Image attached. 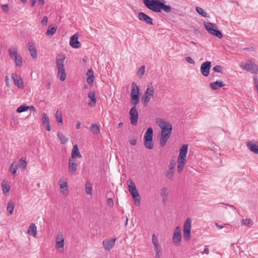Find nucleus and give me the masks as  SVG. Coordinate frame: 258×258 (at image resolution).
Instances as JSON below:
<instances>
[{"label": "nucleus", "mask_w": 258, "mask_h": 258, "mask_svg": "<svg viewBox=\"0 0 258 258\" xmlns=\"http://www.w3.org/2000/svg\"><path fill=\"white\" fill-rule=\"evenodd\" d=\"M12 78L14 81V84L17 87L21 89L24 88V82L22 78L19 76L16 73H13L12 74Z\"/></svg>", "instance_id": "nucleus-15"}, {"label": "nucleus", "mask_w": 258, "mask_h": 258, "mask_svg": "<svg viewBox=\"0 0 258 258\" xmlns=\"http://www.w3.org/2000/svg\"><path fill=\"white\" fill-rule=\"evenodd\" d=\"M55 118L56 121L58 123H60V125L62 124V112L60 110L58 109L56 111L55 113Z\"/></svg>", "instance_id": "nucleus-32"}, {"label": "nucleus", "mask_w": 258, "mask_h": 258, "mask_svg": "<svg viewBox=\"0 0 258 258\" xmlns=\"http://www.w3.org/2000/svg\"><path fill=\"white\" fill-rule=\"evenodd\" d=\"M56 244L55 247L56 249L62 248V250H63V246L64 245V238L62 235L61 233H59L56 237L55 238Z\"/></svg>", "instance_id": "nucleus-20"}, {"label": "nucleus", "mask_w": 258, "mask_h": 258, "mask_svg": "<svg viewBox=\"0 0 258 258\" xmlns=\"http://www.w3.org/2000/svg\"><path fill=\"white\" fill-rule=\"evenodd\" d=\"M107 205L110 208H113V207L114 206V203L112 198H108L107 200Z\"/></svg>", "instance_id": "nucleus-47"}, {"label": "nucleus", "mask_w": 258, "mask_h": 258, "mask_svg": "<svg viewBox=\"0 0 258 258\" xmlns=\"http://www.w3.org/2000/svg\"><path fill=\"white\" fill-rule=\"evenodd\" d=\"M18 170V165L16 162H13L10 167L9 171L11 173L15 176L16 175V172Z\"/></svg>", "instance_id": "nucleus-30"}, {"label": "nucleus", "mask_w": 258, "mask_h": 258, "mask_svg": "<svg viewBox=\"0 0 258 258\" xmlns=\"http://www.w3.org/2000/svg\"><path fill=\"white\" fill-rule=\"evenodd\" d=\"M5 83H6V85L8 87H9L10 86V84H9V77L8 76H6L5 77Z\"/></svg>", "instance_id": "nucleus-55"}, {"label": "nucleus", "mask_w": 258, "mask_h": 258, "mask_svg": "<svg viewBox=\"0 0 258 258\" xmlns=\"http://www.w3.org/2000/svg\"><path fill=\"white\" fill-rule=\"evenodd\" d=\"M126 183L128 187V190L132 195L135 202L137 206H139L140 205V196L134 182L133 180L130 179H128Z\"/></svg>", "instance_id": "nucleus-3"}, {"label": "nucleus", "mask_w": 258, "mask_h": 258, "mask_svg": "<svg viewBox=\"0 0 258 258\" xmlns=\"http://www.w3.org/2000/svg\"><path fill=\"white\" fill-rule=\"evenodd\" d=\"M27 47L31 57L33 59L37 58V53L35 43L33 41H29Z\"/></svg>", "instance_id": "nucleus-18"}, {"label": "nucleus", "mask_w": 258, "mask_h": 258, "mask_svg": "<svg viewBox=\"0 0 258 258\" xmlns=\"http://www.w3.org/2000/svg\"><path fill=\"white\" fill-rule=\"evenodd\" d=\"M78 163L76 159L69 158L68 161V172L71 175H75L77 171Z\"/></svg>", "instance_id": "nucleus-13"}, {"label": "nucleus", "mask_w": 258, "mask_h": 258, "mask_svg": "<svg viewBox=\"0 0 258 258\" xmlns=\"http://www.w3.org/2000/svg\"><path fill=\"white\" fill-rule=\"evenodd\" d=\"M82 157V156L79 151L78 145H74L73 146L71 153V157L70 158L75 159L76 158H81Z\"/></svg>", "instance_id": "nucleus-23"}, {"label": "nucleus", "mask_w": 258, "mask_h": 258, "mask_svg": "<svg viewBox=\"0 0 258 258\" xmlns=\"http://www.w3.org/2000/svg\"><path fill=\"white\" fill-rule=\"evenodd\" d=\"M253 80H254V86H255V87L256 88V91H257V92L258 93V79H257V76H254L253 77Z\"/></svg>", "instance_id": "nucleus-50"}, {"label": "nucleus", "mask_w": 258, "mask_h": 258, "mask_svg": "<svg viewBox=\"0 0 258 258\" xmlns=\"http://www.w3.org/2000/svg\"><path fill=\"white\" fill-rule=\"evenodd\" d=\"M154 91V88L152 84L148 85L142 97V102L144 106H146L148 105L151 98L153 97Z\"/></svg>", "instance_id": "nucleus-8"}, {"label": "nucleus", "mask_w": 258, "mask_h": 258, "mask_svg": "<svg viewBox=\"0 0 258 258\" xmlns=\"http://www.w3.org/2000/svg\"><path fill=\"white\" fill-rule=\"evenodd\" d=\"M145 72V67L142 66L141 67L137 72V75L139 76L140 78H142V76L144 75Z\"/></svg>", "instance_id": "nucleus-45"}, {"label": "nucleus", "mask_w": 258, "mask_h": 258, "mask_svg": "<svg viewBox=\"0 0 258 258\" xmlns=\"http://www.w3.org/2000/svg\"><path fill=\"white\" fill-rule=\"evenodd\" d=\"M42 121L43 124L45 125L46 130L47 131H50L51 130V127L49 124V119L45 113H43L42 114Z\"/></svg>", "instance_id": "nucleus-25"}, {"label": "nucleus", "mask_w": 258, "mask_h": 258, "mask_svg": "<svg viewBox=\"0 0 258 258\" xmlns=\"http://www.w3.org/2000/svg\"><path fill=\"white\" fill-rule=\"evenodd\" d=\"M29 109H30L31 110H32L33 111H34L35 112H36V110L35 108L33 106H29Z\"/></svg>", "instance_id": "nucleus-59"}, {"label": "nucleus", "mask_w": 258, "mask_h": 258, "mask_svg": "<svg viewBox=\"0 0 258 258\" xmlns=\"http://www.w3.org/2000/svg\"><path fill=\"white\" fill-rule=\"evenodd\" d=\"M191 220L190 218L186 219L183 225V238L186 241H188L190 239V230Z\"/></svg>", "instance_id": "nucleus-10"}, {"label": "nucleus", "mask_w": 258, "mask_h": 258, "mask_svg": "<svg viewBox=\"0 0 258 258\" xmlns=\"http://www.w3.org/2000/svg\"><path fill=\"white\" fill-rule=\"evenodd\" d=\"M39 3H40L41 5H44V0H38Z\"/></svg>", "instance_id": "nucleus-62"}, {"label": "nucleus", "mask_w": 258, "mask_h": 258, "mask_svg": "<svg viewBox=\"0 0 258 258\" xmlns=\"http://www.w3.org/2000/svg\"><path fill=\"white\" fill-rule=\"evenodd\" d=\"M155 248V251H156V255H155L156 258H160V256H161L160 246V247H156V248Z\"/></svg>", "instance_id": "nucleus-46"}, {"label": "nucleus", "mask_w": 258, "mask_h": 258, "mask_svg": "<svg viewBox=\"0 0 258 258\" xmlns=\"http://www.w3.org/2000/svg\"><path fill=\"white\" fill-rule=\"evenodd\" d=\"M156 122L161 128L160 145L162 147H164L168 139L170 138L172 127L171 124L161 118H157L156 119Z\"/></svg>", "instance_id": "nucleus-1"}, {"label": "nucleus", "mask_w": 258, "mask_h": 258, "mask_svg": "<svg viewBox=\"0 0 258 258\" xmlns=\"http://www.w3.org/2000/svg\"><path fill=\"white\" fill-rule=\"evenodd\" d=\"M122 124H123V123H121V122L119 123L118 124V127H121L122 126Z\"/></svg>", "instance_id": "nucleus-64"}, {"label": "nucleus", "mask_w": 258, "mask_h": 258, "mask_svg": "<svg viewBox=\"0 0 258 258\" xmlns=\"http://www.w3.org/2000/svg\"><path fill=\"white\" fill-rule=\"evenodd\" d=\"M209 250L208 248L205 247L204 251L202 252V254L206 253V254H209Z\"/></svg>", "instance_id": "nucleus-56"}, {"label": "nucleus", "mask_w": 258, "mask_h": 258, "mask_svg": "<svg viewBox=\"0 0 258 258\" xmlns=\"http://www.w3.org/2000/svg\"><path fill=\"white\" fill-rule=\"evenodd\" d=\"M169 191L167 187H163L160 189V196L162 198V202L166 204L168 201V197Z\"/></svg>", "instance_id": "nucleus-22"}, {"label": "nucleus", "mask_w": 258, "mask_h": 258, "mask_svg": "<svg viewBox=\"0 0 258 258\" xmlns=\"http://www.w3.org/2000/svg\"><path fill=\"white\" fill-rule=\"evenodd\" d=\"M48 23V17L47 16H45L41 20V24L43 26H46Z\"/></svg>", "instance_id": "nucleus-49"}, {"label": "nucleus", "mask_w": 258, "mask_h": 258, "mask_svg": "<svg viewBox=\"0 0 258 258\" xmlns=\"http://www.w3.org/2000/svg\"><path fill=\"white\" fill-rule=\"evenodd\" d=\"M181 238V229L179 226H177L174 230L173 236L172 237L173 243L176 246H179Z\"/></svg>", "instance_id": "nucleus-12"}, {"label": "nucleus", "mask_w": 258, "mask_h": 258, "mask_svg": "<svg viewBox=\"0 0 258 258\" xmlns=\"http://www.w3.org/2000/svg\"><path fill=\"white\" fill-rule=\"evenodd\" d=\"M188 146L184 145L181 146L177 158V171L180 173L185 166V159L187 153Z\"/></svg>", "instance_id": "nucleus-2"}, {"label": "nucleus", "mask_w": 258, "mask_h": 258, "mask_svg": "<svg viewBox=\"0 0 258 258\" xmlns=\"http://www.w3.org/2000/svg\"><path fill=\"white\" fill-rule=\"evenodd\" d=\"M81 124V123L80 121H78L76 125V127L77 129H79L80 128V125Z\"/></svg>", "instance_id": "nucleus-58"}, {"label": "nucleus", "mask_w": 258, "mask_h": 258, "mask_svg": "<svg viewBox=\"0 0 258 258\" xmlns=\"http://www.w3.org/2000/svg\"><path fill=\"white\" fill-rule=\"evenodd\" d=\"M90 130L94 135H98L100 133V127L96 124H92L90 127Z\"/></svg>", "instance_id": "nucleus-31"}, {"label": "nucleus", "mask_w": 258, "mask_h": 258, "mask_svg": "<svg viewBox=\"0 0 258 258\" xmlns=\"http://www.w3.org/2000/svg\"><path fill=\"white\" fill-rule=\"evenodd\" d=\"M175 164H176V163L175 161L170 162L169 164V169H171V170H174V167L175 166Z\"/></svg>", "instance_id": "nucleus-52"}, {"label": "nucleus", "mask_w": 258, "mask_h": 258, "mask_svg": "<svg viewBox=\"0 0 258 258\" xmlns=\"http://www.w3.org/2000/svg\"><path fill=\"white\" fill-rule=\"evenodd\" d=\"M79 35L78 33H75L71 37L70 41V46L74 48H79L81 47V44L78 41Z\"/></svg>", "instance_id": "nucleus-17"}, {"label": "nucleus", "mask_w": 258, "mask_h": 258, "mask_svg": "<svg viewBox=\"0 0 258 258\" xmlns=\"http://www.w3.org/2000/svg\"><path fill=\"white\" fill-rule=\"evenodd\" d=\"M129 142L131 145L133 146H135L137 144V139L135 138H130L129 139Z\"/></svg>", "instance_id": "nucleus-51"}, {"label": "nucleus", "mask_w": 258, "mask_h": 258, "mask_svg": "<svg viewBox=\"0 0 258 258\" xmlns=\"http://www.w3.org/2000/svg\"><path fill=\"white\" fill-rule=\"evenodd\" d=\"M125 225H127L128 223V218L126 216V220L125 221Z\"/></svg>", "instance_id": "nucleus-63"}, {"label": "nucleus", "mask_w": 258, "mask_h": 258, "mask_svg": "<svg viewBox=\"0 0 258 258\" xmlns=\"http://www.w3.org/2000/svg\"><path fill=\"white\" fill-rule=\"evenodd\" d=\"M65 57L56 59V67L58 70L57 76L61 81L66 79V74L64 69V59Z\"/></svg>", "instance_id": "nucleus-9"}, {"label": "nucleus", "mask_w": 258, "mask_h": 258, "mask_svg": "<svg viewBox=\"0 0 258 258\" xmlns=\"http://www.w3.org/2000/svg\"><path fill=\"white\" fill-rule=\"evenodd\" d=\"M116 238H112L111 239H106L103 241V245L106 250H109L114 246Z\"/></svg>", "instance_id": "nucleus-21"}, {"label": "nucleus", "mask_w": 258, "mask_h": 258, "mask_svg": "<svg viewBox=\"0 0 258 258\" xmlns=\"http://www.w3.org/2000/svg\"><path fill=\"white\" fill-rule=\"evenodd\" d=\"M247 147L248 149L255 154H258V145L253 144L252 142L249 141L247 143Z\"/></svg>", "instance_id": "nucleus-28"}, {"label": "nucleus", "mask_w": 258, "mask_h": 258, "mask_svg": "<svg viewBox=\"0 0 258 258\" xmlns=\"http://www.w3.org/2000/svg\"><path fill=\"white\" fill-rule=\"evenodd\" d=\"M57 137L59 138V139L62 144H66L68 141V139L64 135H63L61 133L58 132L57 133Z\"/></svg>", "instance_id": "nucleus-36"}, {"label": "nucleus", "mask_w": 258, "mask_h": 258, "mask_svg": "<svg viewBox=\"0 0 258 258\" xmlns=\"http://www.w3.org/2000/svg\"><path fill=\"white\" fill-rule=\"evenodd\" d=\"M152 242L154 246V248L160 247L158 238L155 234H153L152 235Z\"/></svg>", "instance_id": "nucleus-42"}, {"label": "nucleus", "mask_w": 258, "mask_h": 258, "mask_svg": "<svg viewBox=\"0 0 258 258\" xmlns=\"http://www.w3.org/2000/svg\"><path fill=\"white\" fill-rule=\"evenodd\" d=\"M204 26L206 30L211 34L214 35L220 39L222 38V33L218 29L217 26L216 24L211 22H204Z\"/></svg>", "instance_id": "nucleus-5"}, {"label": "nucleus", "mask_w": 258, "mask_h": 258, "mask_svg": "<svg viewBox=\"0 0 258 258\" xmlns=\"http://www.w3.org/2000/svg\"><path fill=\"white\" fill-rule=\"evenodd\" d=\"M153 132L152 127H149L145 132L144 137V144L145 147L149 149L154 148L153 142Z\"/></svg>", "instance_id": "nucleus-6"}, {"label": "nucleus", "mask_w": 258, "mask_h": 258, "mask_svg": "<svg viewBox=\"0 0 258 258\" xmlns=\"http://www.w3.org/2000/svg\"><path fill=\"white\" fill-rule=\"evenodd\" d=\"M130 120L132 125H136L138 121L139 115L136 106H134L130 111Z\"/></svg>", "instance_id": "nucleus-14"}, {"label": "nucleus", "mask_w": 258, "mask_h": 258, "mask_svg": "<svg viewBox=\"0 0 258 258\" xmlns=\"http://www.w3.org/2000/svg\"><path fill=\"white\" fill-rule=\"evenodd\" d=\"M2 186L4 193L8 192L10 189V186L8 182L4 181L2 183Z\"/></svg>", "instance_id": "nucleus-35"}, {"label": "nucleus", "mask_w": 258, "mask_h": 258, "mask_svg": "<svg viewBox=\"0 0 258 258\" xmlns=\"http://www.w3.org/2000/svg\"><path fill=\"white\" fill-rule=\"evenodd\" d=\"M27 233L30 235H32L35 237L37 234V227L34 224H31L28 227Z\"/></svg>", "instance_id": "nucleus-29"}, {"label": "nucleus", "mask_w": 258, "mask_h": 258, "mask_svg": "<svg viewBox=\"0 0 258 258\" xmlns=\"http://www.w3.org/2000/svg\"><path fill=\"white\" fill-rule=\"evenodd\" d=\"M211 67V62L209 61L203 63L201 66V72L205 77H208L210 74V70Z\"/></svg>", "instance_id": "nucleus-16"}, {"label": "nucleus", "mask_w": 258, "mask_h": 258, "mask_svg": "<svg viewBox=\"0 0 258 258\" xmlns=\"http://www.w3.org/2000/svg\"><path fill=\"white\" fill-rule=\"evenodd\" d=\"M213 70L215 72L221 73V72H222V67L221 66L217 65V66H215L213 68Z\"/></svg>", "instance_id": "nucleus-48"}, {"label": "nucleus", "mask_w": 258, "mask_h": 258, "mask_svg": "<svg viewBox=\"0 0 258 258\" xmlns=\"http://www.w3.org/2000/svg\"><path fill=\"white\" fill-rule=\"evenodd\" d=\"M185 60L189 63H191V64H195V61L194 60V59L189 57V56H187L185 57Z\"/></svg>", "instance_id": "nucleus-53"}, {"label": "nucleus", "mask_w": 258, "mask_h": 258, "mask_svg": "<svg viewBox=\"0 0 258 258\" xmlns=\"http://www.w3.org/2000/svg\"><path fill=\"white\" fill-rule=\"evenodd\" d=\"M2 10L5 12H8L9 11L8 5L6 4L2 6Z\"/></svg>", "instance_id": "nucleus-54"}, {"label": "nucleus", "mask_w": 258, "mask_h": 258, "mask_svg": "<svg viewBox=\"0 0 258 258\" xmlns=\"http://www.w3.org/2000/svg\"><path fill=\"white\" fill-rule=\"evenodd\" d=\"M88 97L89 98V100L88 102V105L90 106H94L96 103V99L95 92H92L89 93Z\"/></svg>", "instance_id": "nucleus-27"}, {"label": "nucleus", "mask_w": 258, "mask_h": 258, "mask_svg": "<svg viewBox=\"0 0 258 258\" xmlns=\"http://www.w3.org/2000/svg\"><path fill=\"white\" fill-rule=\"evenodd\" d=\"M242 224L247 226H251L253 224L252 221L249 218L243 219L242 221Z\"/></svg>", "instance_id": "nucleus-44"}, {"label": "nucleus", "mask_w": 258, "mask_h": 258, "mask_svg": "<svg viewBox=\"0 0 258 258\" xmlns=\"http://www.w3.org/2000/svg\"><path fill=\"white\" fill-rule=\"evenodd\" d=\"M29 108V106L21 105L17 108V112L18 113H21L27 111Z\"/></svg>", "instance_id": "nucleus-43"}, {"label": "nucleus", "mask_w": 258, "mask_h": 258, "mask_svg": "<svg viewBox=\"0 0 258 258\" xmlns=\"http://www.w3.org/2000/svg\"><path fill=\"white\" fill-rule=\"evenodd\" d=\"M210 87L212 90H218L220 88L225 86V84L221 81H217L214 82H212L210 84Z\"/></svg>", "instance_id": "nucleus-24"}, {"label": "nucleus", "mask_w": 258, "mask_h": 258, "mask_svg": "<svg viewBox=\"0 0 258 258\" xmlns=\"http://www.w3.org/2000/svg\"><path fill=\"white\" fill-rule=\"evenodd\" d=\"M165 176L170 180H173L174 177V170L167 169L165 172Z\"/></svg>", "instance_id": "nucleus-33"}, {"label": "nucleus", "mask_w": 258, "mask_h": 258, "mask_svg": "<svg viewBox=\"0 0 258 258\" xmlns=\"http://www.w3.org/2000/svg\"><path fill=\"white\" fill-rule=\"evenodd\" d=\"M131 88V103L134 106H136L139 103L140 99L139 88L135 82L132 83Z\"/></svg>", "instance_id": "nucleus-4"}, {"label": "nucleus", "mask_w": 258, "mask_h": 258, "mask_svg": "<svg viewBox=\"0 0 258 258\" xmlns=\"http://www.w3.org/2000/svg\"><path fill=\"white\" fill-rule=\"evenodd\" d=\"M9 53L10 58L15 60L16 66L20 67L22 65V57L21 55L17 54V49L16 48H10Z\"/></svg>", "instance_id": "nucleus-11"}, {"label": "nucleus", "mask_w": 258, "mask_h": 258, "mask_svg": "<svg viewBox=\"0 0 258 258\" xmlns=\"http://www.w3.org/2000/svg\"><path fill=\"white\" fill-rule=\"evenodd\" d=\"M87 82L89 85H93V82L95 79L94 76V72L92 69H89L87 72Z\"/></svg>", "instance_id": "nucleus-26"}, {"label": "nucleus", "mask_w": 258, "mask_h": 258, "mask_svg": "<svg viewBox=\"0 0 258 258\" xmlns=\"http://www.w3.org/2000/svg\"><path fill=\"white\" fill-rule=\"evenodd\" d=\"M60 188L61 189V192L64 194V191H66L68 190V183L67 182H63L61 183V180L60 179L59 181Z\"/></svg>", "instance_id": "nucleus-38"}, {"label": "nucleus", "mask_w": 258, "mask_h": 258, "mask_svg": "<svg viewBox=\"0 0 258 258\" xmlns=\"http://www.w3.org/2000/svg\"><path fill=\"white\" fill-rule=\"evenodd\" d=\"M36 2H37V0H31V6L32 7H33L35 5V4L36 3Z\"/></svg>", "instance_id": "nucleus-60"}, {"label": "nucleus", "mask_w": 258, "mask_h": 258, "mask_svg": "<svg viewBox=\"0 0 258 258\" xmlns=\"http://www.w3.org/2000/svg\"><path fill=\"white\" fill-rule=\"evenodd\" d=\"M47 89H50V87H51V84L50 82H48L47 84V86H46Z\"/></svg>", "instance_id": "nucleus-61"}, {"label": "nucleus", "mask_w": 258, "mask_h": 258, "mask_svg": "<svg viewBox=\"0 0 258 258\" xmlns=\"http://www.w3.org/2000/svg\"><path fill=\"white\" fill-rule=\"evenodd\" d=\"M14 205L13 202L10 201L8 202L7 205V211L9 212L10 214L12 215L14 211Z\"/></svg>", "instance_id": "nucleus-40"}, {"label": "nucleus", "mask_w": 258, "mask_h": 258, "mask_svg": "<svg viewBox=\"0 0 258 258\" xmlns=\"http://www.w3.org/2000/svg\"><path fill=\"white\" fill-rule=\"evenodd\" d=\"M138 18L139 19L143 22H144L145 23L152 25L153 24V20L149 16L145 14L143 12H140L138 14Z\"/></svg>", "instance_id": "nucleus-19"}, {"label": "nucleus", "mask_w": 258, "mask_h": 258, "mask_svg": "<svg viewBox=\"0 0 258 258\" xmlns=\"http://www.w3.org/2000/svg\"><path fill=\"white\" fill-rule=\"evenodd\" d=\"M56 30H57L56 27H49L46 32V35H48V36H52L55 33Z\"/></svg>", "instance_id": "nucleus-37"}, {"label": "nucleus", "mask_w": 258, "mask_h": 258, "mask_svg": "<svg viewBox=\"0 0 258 258\" xmlns=\"http://www.w3.org/2000/svg\"><path fill=\"white\" fill-rule=\"evenodd\" d=\"M197 12L202 16L204 17L205 18H209V16L208 15V14L204 11V10L201 7H197L196 8Z\"/></svg>", "instance_id": "nucleus-34"}, {"label": "nucleus", "mask_w": 258, "mask_h": 258, "mask_svg": "<svg viewBox=\"0 0 258 258\" xmlns=\"http://www.w3.org/2000/svg\"><path fill=\"white\" fill-rule=\"evenodd\" d=\"M86 192L88 195H92V184L89 182H87L86 183Z\"/></svg>", "instance_id": "nucleus-41"}, {"label": "nucleus", "mask_w": 258, "mask_h": 258, "mask_svg": "<svg viewBox=\"0 0 258 258\" xmlns=\"http://www.w3.org/2000/svg\"><path fill=\"white\" fill-rule=\"evenodd\" d=\"M215 226L219 229H222L223 228L222 225H220L217 223H215Z\"/></svg>", "instance_id": "nucleus-57"}, {"label": "nucleus", "mask_w": 258, "mask_h": 258, "mask_svg": "<svg viewBox=\"0 0 258 258\" xmlns=\"http://www.w3.org/2000/svg\"><path fill=\"white\" fill-rule=\"evenodd\" d=\"M27 165V162L26 160H23V158H21L19 161V166L20 168H21L22 170H24Z\"/></svg>", "instance_id": "nucleus-39"}, {"label": "nucleus", "mask_w": 258, "mask_h": 258, "mask_svg": "<svg viewBox=\"0 0 258 258\" xmlns=\"http://www.w3.org/2000/svg\"><path fill=\"white\" fill-rule=\"evenodd\" d=\"M239 66L243 70L251 74L258 73V66L250 60H248L246 62H241Z\"/></svg>", "instance_id": "nucleus-7"}]
</instances>
